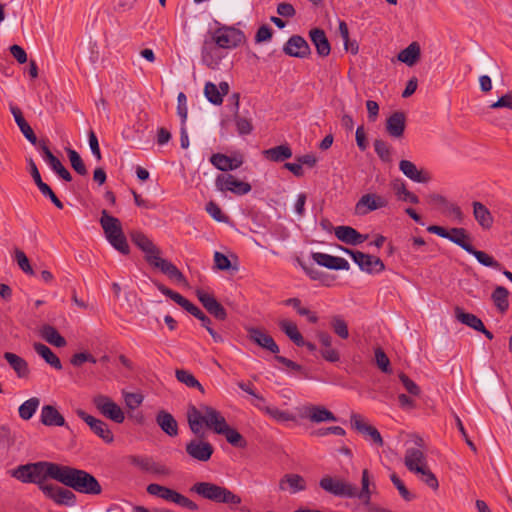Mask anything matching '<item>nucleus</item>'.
Returning <instances> with one entry per match:
<instances>
[{"mask_svg":"<svg viewBox=\"0 0 512 512\" xmlns=\"http://www.w3.org/2000/svg\"><path fill=\"white\" fill-rule=\"evenodd\" d=\"M49 461H38L22 464L10 471L11 477L24 484H35L43 495L57 505L74 506L76 495L69 489L63 488L51 482V476H47L46 469Z\"/></svg>","mask_w":512,"mask_h":512,"instance_id":"obj_1","label":"nucleus"},{"mask_svg":"<svg viewBox=\"0 0 512 512\" xmlns=\"http://www.w3.org/2000/svg\"><path fill=\"white\" fill-rule=\"evenodd\" d=\"M187 421L193 434L199 435L203 424L216 434L224 435L227 442L237 448H245L247 441L234 428L227 424L220 411L208 405H200L197 408L190 405L187 410Z\"/></svg>","mask_w":512,"mask_h":512,"instance_id":"obj_2","label":"nucleus"},{"mask_svg":"<svg viewBox=\"0 0 512 512\" xmlns=\"http://www.w3.org/2000/svg\"><path fill=\"white\" fill-rule=\"evenodd\" d=\"M45 472L51 479L78 493L99 495L102 492L98 480L85 470L49 461Z\"/></svg>","mask_w":512,"mask_h":512,"instance_id":"obj_3","label":"nucleus"},{"mask_svg":"<svg viewBox=\"0 0 512 512\" xmlns=\"http://www.w3.org/2000/svg\"><path fill=\"white\" fill-rule=\"evenodd\" d=\"M131 240L145 253V260L150 265L159 269L170 279H174L177 282L186 281L183 273L173 263L160 257V250L144 233L139 231L132 232Z\"/></svg>","mask_w":512,"mask_h":512,"instance_id":"obj_4","label":"nucleus"},{"mask_svg":"<svg viewBox=\"0 0 512 512\" xmlns=\"http://www.w3.org/2000/svg\"><path fill=\"white\" fill-rule=\"evenodd\" d=\"M100 225L111 246L122 254H128L129 245L123 233L120 220L109 215L107 210H102Z\"/></svg>","mask_w":512,"mask_h":512,"instance_id":"obj_5","label":"nucleus"},{"mask_svg":"<svg viewBox=\"0 0 512 512\" xmlns=\"http://www.w3.org/2000/svg\"><path fill=\"white\" fill-rule=\"evenodd\" d=\"M199 496L216 503L239 505L241 497L224 486L211 482L195 483L191 489Z\"/></svg>","mask_w":512,"mask_h":512,"instance_id":"obj_6","label":"nucleus"},{"mask_svg":"<svg viewBox=\"0 0 512 512\" xmlns=\"http://www.w3.org/2000/svg\"><path fill=\"white\" fill-rule=\"evenodd\" d=\"M146 490L147 493L152 496H156L165 501L175 503L191 511H196L198 509V505L194 501L190 500L188 497L166 486L151 483L147 486Z\"/></svg>","mask_w":512,"mask_h":512,"instance_id":"obj_7","label":"nucleus"},{"mask_svg":"<svg viewBox=\"0 0 512 512\" xmlns=\"http://www.w3.org/2000/svg\"><path fill=\"white\" fill-rule=\"evenodd\" d=\"M212 40L219 48L233 49L245 41V35L235 27L222 26L213 32Z\"/></svg>","mask_w":512,"mask_h":512,"instance_id":"obj_8","label":"nucleus"},{"mask_svg":"<svg viewBox=\"0 0 512 512\" xmlns=\"http://www.w3.org/2000/svg\"><path fill=\"white\" fill-rule=\"evenodd\" d=\"M319 486L326 492L344 498L356 497V486L342 479L324 476L319 481Z\"/></svg>","mask_w":512,"mask_h":512,"instance_id":"obj_9","label":"nucleus"},{"mask_svg":"<svg viewBox=\"0 0 512 512\" xmlns=\"http://www.w3.org/2000/svg\"><path fill=\"white\" fill-rule=\"evenodd\" d=\"M343 251L353 259L363 272L378 274L385 270V265L379 257L348 248H343Z\"/></svg>","mask_w":512,"mask_h":512,"instance_id":"obj_10","label":"nucleus"},{"mask_svg":"<svg viewBox=\"0 0 512 512\" xmlns=\"http://www.w3.org/2000/svg\"><path fill=\"white\" fill-rule=\"evenodd\" d=\"M92 403L104 417L115 423L120 424L125 420L124 412L110 397L98 394L93 397Z\"/></svg>","mask_w":512,"mask_h":512,"instance_id":"obj_11","label":"nucleus"},{"mask_svg":"<svg viewBox=\"0 0 512 512\" xmlns=\"http://www.w3.org/2000/svg\"><path fill=\"white\" fill-rule=\"evenodd\" d=\"M215 186L223 193L231 192L239 196L248 194L252 189L248 182L241 181L229 173L219 174L215 179Z\"/></svg>","mask_w":512,"mask_h":512,"instance_id":"obj_12","label":"nucleus"},{"mask_svg":"<svg viewBox=\"0 0 512 512\" xmlns=\"http://www.w3.org/2000/svg\"><path fill=\"white\" fill-rule=\"evenodd\" d=\"M76 413L90 427L91 431L105 443L110 444L114 441V435L106 422L87 414L81 409L77 410Z\"/></svg>","mask_w":512,"mask_h":512,"instance_id":"obj_13","label":"nucleus"},{"mask_svg":"<svg viewBox=\"0 0 512 512\" xmlns=\"http://www.w3.org/2000/svg\"><path fill=\"white\" fill-rule=\"evenodd\" d=\"M416 444L419 447L408 448L405 452L404 464L406 468L413 473L422 471V468L427 465L426 456L423 450V440L418 438Z\"/></svg>","mask_w":512,"mask_h":512,"instance_id":"obj_14","label":"nucleus"},{"mask_svg":"<svg viewBox=\"0 0 512 512\" xmlns=\"http://www.w3.org/2000/svg\"><path fill=\"white\" fill-rule=\"evenodd\" d=\"M388 205L385 197L374 193H367L361 196L355 205V213L357 215H366L372 211L384 208Z\"/></svg>","mask_w":512,"mask_h":512,"instance_id":"obj_15","label":"nucleus"},{"mask_svg":"<svg viewBox=\"0 0 512 512\" xmlns=\"http://www.w3.org/2000/svg\"><path fill=\"white\" fill-rule=\"evenodd\" d=\"M351 427L365 437H369L378 446L383 445V439L379 431L370 425L366 419L357 413H352L350 416Z\"/></svg>","mask_w":512,"mask_h":512,"instance_id":"obj_16","label":"nucleus"},{"mask_svg":"<svg viewBox=\"0 0 512 512\" xmlns=\"http://www.w3.org/2000/svg\"><path fill=\"white\" fill-rule=\"evenodd\" d=\"M185 450L192 459L207 462L211 459L214 447L208 441L193 439L186 444Z\"/></svg>","mask_w":512,"mask_h":512,"instance_id":"obj_17","label":"nucleus"},{"mask_svg":"<svg viewBox=\"0 0 512 512\" xmlns=\"http://www.w3.org/2000/svg\"><path fill=\"white\" fill-rule=\"evenodd\" d=\"M246 331L251 342L275 355L279 353V346L268 333L256 327H247Z\"/></svg>","mask_w":512,"mask_h":512,"instance_id":"obj_18","label":"nucleus"},{"mask_svg":"<svg viewBox=\"0 0 512 512\" xmlns=\"http://www.w3.org/2000/svg\"><path fill=\"white\" fill-rule=\"evenodd\" d=\"M196 296L201 302L203 307L209 314L218 320H225L227 318V312L225 308L216 300V298L202 289L196 290Z\"/></svg>","mask_w":512,"mask_h":512,"instance_id":"obj_19","label":"nucleus"},{"mask_svg":"<svg viewBox=\"0 0 512 512\" xmlns=\"http://www.w3.org/2000/svg\"><path fill=\"white\" fill-rule=\"evenodd\" d=\"M429 204L438 207L442 213L453 216L459 223L463 221V213L459 206L449 202L446 197L432 193L427 196Z\"/></svg>","mask_w":512,"mask_h":512,"instance_id":"obj_20","label":"nucleus"},{"mask_svg":"<svg viewBox=\"0 0 512 512\" xmlns=\"http://www.w3.org/2000/svg\"><path fill=\"white\" fill-rule=\"evenodd\" d=\"M286 55L296 58H306L311 54L307 41L299 35L291 36L283 47Z\"/></svg>","mask_w":512,"mask_h":512,"instance_id":"obj_21","label":"nucleus"},{"mask_svg":"<svg viewBox=\"0 0 512 512\" xmlns=\"http://www.w3.org/2000/svg\"><path fill=\"white\" fill-rule=\"evenodd\" d=\"M234 100V122L236 130L239 135H249L253 131L252 118L249 116V112L243 114L239 113V94L235 93L231 96Z\"/></svg>","mask_w":512,"mask_h":512,"instance_id":"obj_22","label":"nucleus"},{"mask_svg":"<svg viewBox=\"0 0 512 512\" xmlns=\"http://www.w3.org/2000/svg\"><path fill=\"white\" fill-rule=\"evenodd\" d=\"M399 170L411 181L425 184L431 180V174L424 169H418L417 166L409 160L399 162Z\"/></svg>","mask_w":512,"mask_h":512,"instance_id":"obj_23","label":"nucleus"},{"mask_svg":"<svg viewBox=\"0 0 512 512\" xmlns=\"http://www.w3.org/2000/svg\"><path fill=\"white\" fill-rule=\"evenodd\" d=\"M39 147L43 154L44 160L49 164L51 169L59 175L64 181L70 182L72 176L70 172L63 166L61 161L50 151L49 147L44 141L39 143Z\"/></svg>","mask_w":512,"mask_h":512,"instance_id":"obj_24","label":"nucleus"},{"mask_svg":"<svg viewBox=\"0 0 512 512\" xmlns=\"http://www.w3.org/2000/svg\"><path fill=\"white\" fill-rule=\"evenodd\" d=\"M386 132L395 139L403 137L406 128V116L402 111L393 112L386 120Z\"/></svg>","mask_w":512,"mask_h":512,"instance_id":"obj_25","label":"nucleus"},{"mask_svg":"<svg viewBox=\"0 0 512 512\" xmlns=\"http://www.w3.org/2000/svg\"><path fill=\"white\" fill-rule=\"evenodd\" d=\"M312 259L318 265L326 267L331 270H348L350 267L346 259L322 252L312 253Z\"/></svg>","mask_w":512,"mask_h":512,"instance_id":"obj_26","label":"nucleus"},{"mask_svg":"<svg viewBox=\"0 0 512 512\" xmlns=\"http://www.w3.org/2000/svg\"><path fill=\"white\" fill-rule=\"evenodd\" d=\"M211 164L223 172L238 169L243 164L242 156L229 157L222 153H215L210 157Z\"/></svg>","mask_w":512,"mask_h":512,"instance_id":"obj_27","label":"nucleus"},{"mask_svg":"<svg viewBox=\"0 0 512 512\" xmlns=\"http://www.w3.org/2000/svg\"><path fill=\"white\" fill-rule=\"evenodd\" d=\"M306 480L299 474H285L279 481V489L281 491H289L291 494H295L306 490Z\"/></svg>","mask_w":512,"mask_h":512,"instance_id":"obj_28","label":"nucleus"},{"mask_svg":"<svg viewBox=\"0 0 512 512\" xmlns=\"http://www.w3.org/2000/svg\"><path fill=\"white\" fill-rule=\"evenodd\" d=\"M335 236L337 237L338 240L349 245L361 244L368 238V235H363L350 226L336 227Z\"/></svg>","mask_w":512,"mask_h":512,"instance_id":"obj_29","label":"nucleus"},{"mask_svg":"<svg viewBox=\"0 0 512 512\" xmlns=\"http://www.w3.org/2000/svg\"><path fill=\"white\" fill-rule=\"evenodd\" d=\"M311 42L316 48L317 54L320 57H327L331 52L329 40L323 29L313 28L309 31Z\"/></svg>","mask_w":512,"mask_h":512,"instance_id":"obj_30","label":"nucleus"},{"mask_svg":"<svg viewBox=\"0 0 512 512\" xmlns=\"http://www.w3.org/2000/svg\"><path fill=\"white\" fill-rule=\"evenodd\" d=\"M40 421L45 426H65V418L60 414L56 407L44 405L41 409Z\"/></svg>","mask_w":512,"mask_h":512,"instance_id":"obj_31","label":"nucleus"},{"mask_svg":"<svg viewBox=\"0 0 512 512\" xmlns=\"http://www.w3.org/2000/svg\"><path fill=\"white\" fill-rule=\"evenodd\" d=\"M313 423H321L326 421H336L335 415L324 406L311 405L306 407L303 415Z\"/></svg>","mask_w":512,"mask_h":512,"instance_id":"obj_32","label":"nucleus"},{"mask_svg":"<svg viewBox=\"0 0 512 512\" xmlns=\"http://www.w3.org/2000/svg\"><path fill=\"white\" fill-rule=\"evenodd\" d=\"M10 111L14 117V120L19 127L20 131L23 133L25 138L33 145L37 144V137L31 128V126L28 124V122L25 120L23 113L21 109L17 106H10Z\"/></svg>","mask_w":512,"mask_h":512,"instance_id":"obj_33","label":"nucleus"},{"mask_svg":"<svg viewBox=\"0 0 512 512\" xmlns=\"http://www.w3.org/2000/svg\"><path fill=\"white\" fill-rule=\"evenodd\" d=\"M156 423L168 436L175 437L178 435V423L171 413L160 410L156 415Z\"/></svg>","mask_w":512,"mask_h":512,"instance_id":"obj_34","label":"nucleus"},{"mask_svg":"<svg viewBox=\"0 0 512 512\" xmlns=\"http://www.w3.org/2000/svg\"><path fill=\"white\" fill-rule=\"evenodd\" d=\"M375 489V483L373 481V477L370 475L369 471L367 469H364L362 471L361 475V490L358 491L356 488V497L365 505H369L371 501V495L373 493V490Z\"/></svg>","mask_w":512,"mask_h":512,"instance_id":"obj_35","label":"nucleus"},{"mask_svg":"<svg viewBox=\"0 0 512 512\" xmlns=\"http://www.w3.org/2000/svg\"><path fill=\"white\" fill-rule=\"evenodd\" d=\"M3 358L16 373L18 378H26L29 375L28 362L19 355L12 352H5Z\"/></svg>","mask_w":512,"mask_h":512,"instance_id":"obj_36","label":"nucleus"},{"mask_svg":"<svg viewBox=\"0 0 512 512\" xmlns=\"http://www.w3.org/2000/svg\"><path fill=\"white\" fill-rule=\"evenodd\" d=\"M421 57V48L418 42H412L405 49L401 50L398 55V61L409 67L414 66Z\"/></svg>","mask_w":512,"mask_h":512,"instance_id":"obj_37","label":"nucleus"},{"mask_svg":"<svg viewBox=\"0 0 512 512\" xmlns=\"http://www.w3.org/2000/svg\"><path fill=\"white\" fill-rule=\"evenodd\" d=\"M33 349L51 367L56 370L62 369V363L59 357L48 346L43 343L36 342L33 344Z\"/></svg>","mask_w":512,"mask_h":512,"instance_id":"obj_38","label":"nucleus"},{"mask_svg":"<svg viewBox=\"0 0 512 512\" xmlns=\"http://www.w3.org/2000/svg\"><path fill=\"white\" fill-rule=\"evenodd\" d=\"M263 156L272 162H283L292 157V149L287 145H279L262 152Z\"/></svg>","mask_w":512,"mask_h":512,"instance_id":"obj_39","label":"nucleus"},{"mask_svg":"<svg viewBox=\"0 0 512 512\" xmlns=\"http://www.w3.org/2000/svg\"><path fill=\"white\" fill-rule=\"evenodd\" d=\"M455 318L462 324L477 331L483 328L482 320L472 313L465 312L463 308L456 306L454 309Z\"/></svg>","mask_w":512,"mask_h":512,"instance_id":"obj_40","label":"nucleus"},{"mask_svg":"<svg viewBox=\"0 0 512 512\" xmlns=\"http://www.w3.org/2000/svg\"><path fill=\"white\" fill-rule=\"evenodd\" d=\"M473 215L483 229H490L492 227L493 217L488 208L481 202H473Z\"/></svg>","mask_w":512,"mask_h":512,"instance_id":"obj_41","label":"nucleus"},{"mask_svg":"<svg viewBox=\"0 0 512 512\" xmlns=\"http://www.w3.org/2000/svg\"><path fill=\"white\" fill-rule=\"evenodd\" d=\"M40 335L46 342L58 348L65 347L67 344L65 338L51 325L42 326Z\"/></svg>","mask_w":512,"mask_h":512,"instance_id":"obj_42","label":"nucleus"},{"mask_svg":"<svg viewBox=\"0 0 512 512\" xmlns=\"http://www.w3.org/2000/svg\"><path fill=\"white\" fill-rule=\"evenodd\" d=\"M509 291L504 286H496L491 299L499 313L504 314L509 308Z\"/></svg>","mask_w":512,"mask_h":512,"instance_id":"obj_43","label":"nucleus"},{"mask_svg":"<svg viewBox=\"0 0 512 512\" xmlns=\"http://www.w3.org/2000/svg\"><path fill=\"white\" fill-rule=\"evenodd\" d=\"M280 329L285 333V335L297 346H301L304 344V338L302 334L299 332L297 325L287 319H283L279 321Z\"/></svg>","mask_w":512,"mask_h":512,"instance_id":"obj_44","label":"nucleus"},{"mask_svg":"<svg viewBox=\"0 0 512 512\" xmlns=\"http://www.w3.org/2000/svg\"><path fill=\"white\" fill-rule=\"evenodd\" d=\"M447 239L461 247L466 252L470 251V248L472 247L470 237L464 228L450 229Z\"/></svg>","mask_w":512,"mask_h":512,"instance_id":"obj_45","label":"nucleus"},{"mask_svg":"<svg viewBox=\"0 0 512 512\" xmlns=\"http://www.w3.org/2000/svg\"><path fill=\"white\" fill-rule=\"evenodd\" d=\"M392 188L397 200L402 202H409L412 204L419 203V197L413 192L409 191L406 187V184L403 181H395L392 184Z\"/></svg>","mask_w":512,"mask_h":512,"instance_id":"obj_46","label":"nucleus"},{"mask_svg":"<svg viewBox=\"0 0 512 512\" xmlns=\"http://www.w3.org/2000/svg\"><path fill=\"white\" fill-rule=\"evenodd\" d=\"M158 290L164 294L165 296L172 299L174 302H176L179 306H181L183 309H185L187 312L192 308L194 305L192 302H190L188 299L183 297L180 293L175 292L171 290L170 288L166 287L165 285L161 283H155Z\"/></svg>","mask_w":512,"mask_h":512,"instance_id":"obj_47","label":"nucleus"},{"mask_svg":"<svg viewBox=\"0 0 512 512\" xmlns=\"http://www.w3.org/2000/svg\"><path fill=\"white\" fill-rule=\"evenodd\" d=\"M176 379L185 384L189 388H196L198 389L202 394L205 393V390L203 386L200 384V382L195 378V376L189 372L188 370L184 369H177L175 371Z\"/></svg>","mask_w":512,"mask_h":512,"instance_id":"obj_48","label":"nucleus"},{"mask_svg":"<svg viewBox=\"0 0 512 512\" xmlns=\"http://www.w3.org/2000/svg\"><path fill=\"white\" fill-rule=\"evenodd\" d=\"M330 327L333 332L341 339L349 337L348 323L341 315H333L329 321Z\"/></svg>","mask_w":512,"mask_h":512,"instance_id":"obj_49","label":"nucleus"},{"mask_svg":"<svg viewBox=\"0 0 512 512\" xmlns=\"http://www.w3.org/2000/svg\"><path fill=\"white\" fill-rule=\"evenodd\" d=\"M256 407H258L260 410L264 411L266 414H268L271 418L278 422H287L294 420V416L290 414L289 412L283 411L278 409L277 407H270L266 406L264 404H255Z\"/></svg>","mask_w":512,"mask_h":512,"instance_id":"obj_50","label":"nucleus"},{"mask_svg":"<svg viewBox=\"0 0 512 512\" xmlns=\"http://www.w3.org/2000/svg\"><path fill=\"white\" fill-rule=\"evenodd\" d=\"M39 405L40 399L37 397H32L23 402L18 409L20 418L23 420L31 419L35 412L37 411Z\"/></svg>","mask_w":512,"mask_h":512,"instance_id":"obj_51","label":"nucleus"},{"mask_svg":"<svg viewBox=\"0 0 512 512\" xmlns=\"http://www.w3.org/2000/svg\"><path fill=\"white\" fill-rule=\"evenodd\" d=\"M467 253L473 255L477 259V261L483 266L500 269L501 265L498 261H496L492 256L488 255L487 253L480 250H476L473 246Z\"/></svg>","mask_w":512,"mask_h":512,"instance_id":"obj_52","label":"nucleus"},{"mask_svg":"<svg viewBox=\"0 0 512 512\" xmlns=\"http://www.w3.org/2000/svg\"><path fill=\"white\" fill-rule=\"evenodd\" d=\"M67 154L72 168L81 176L87 175V168L79 153L69 148L67 149Z\"/></svg>","mask_w":512,"mask_h":512,"instance_id":"obj_53","label":"nucleus"},{"mask_svg":"<svg viewBox=\"0 0 512 512\" xmlns=\"http://www.w3.org/2000/svg\"><path fill=\"white\" fill-rule=\"evenodd\" d=\"M204 94L208 101L214 105H220L223 102V97L220 94L218 87L212 82H206L204 86Z\"/></svg>","mask_w":512,"mask_h":512,"instance_id":"obj_54","label":"nucleus"},{"mask_svg":"<svg viewBox=\"0 0 512 512\" xmlns=\"http://www.w3.org/2000/svg\"><path fill=\"white\" fill-rule=\"evenodd\" d=\"M374 150L383 162L391 161V146L382 139H376L373 143Z\"/></svg>","mask_w":512,"mask_h":512,"instance_id":"obj_55","label":"nucleus"},{"mask_svg":"<svg viewBox=\"0 0 512 512\" xmlns=\"http://www.w3.org/2000/svg\"><path fill=\"white\" fill-rule=\"evenodd\" d=\"M415 474L421 475V480L433 490H437L439 487L438 480L435 474L429 469L428 465L422 468V471H417Z\"/></svg>","mask_w":512,"mask_h":512,"instance_id":"obj_56","label":"nucleus"},{"mask_svg":"<svg viewBox=\"0 0 512 512\" xmlns=\"http://www.w3.org/2000/svg\"><path fill=\"white\" fill-rule=\"evenodd\" d=\"M15 259L17 261L18 266L24 273L28 275H34V270L30 265L29 259L22 250H15Z\"/></svg>","mask_w":512,"mask_h":512,"instance_id":"obj_57","label":"nucleus"},{"mask_svg":"<svg viewBox=\"0 0 512 512\" xmlns=\"http://www.w3.org/2000/svg\"><path fill=\"white\" fill-rule=\"evenodd\" d=\"M37 187L40 190V192L42 193V195L45 197H48L58 209L63 208V203L59 200V198L56 196V194L53 192V190L51 189V187L48 184L43 182L40 185H38Z\"/></svg>","mask_w":512,"mask_h":512,"instance_id":"obj_58","label":"nucleus"},{"mask_svg":"<svg viewBox=\"0 0 512 512\" xmlns=\"http://www.w3.org/2000/svg\"><path fill=\"white\" fill-rule=\"evenodd\" d=\"M390 479L404 500L411 501L413 499L412 494L408 491L403 481L395 473L391 474Z\"/></svg>","mask_w":512,"mask_h":512,"instance_id":"obj_59","label":"nucleus"},{"mask_svg":"<svg viewBox=\"0 0 512 512\" xmlns=\"http://www.w3.org/2000/svg\"><path fill=\"white\" fill-rule=\"evenodd\" d=\"M214 268L220 271H227L231 268L229 258L221 252L214 253Z\"/></svg>","mask_w":512,"mask_h":512,"instance_id":"obj_60","label":"nucleus"},{"mask_svg":"<svg viewBox=\"0 0 512 512\" xmlns=\"http://www.w3.org/2000/svg\"><path fill=\"white\" fill-rule=\"evenodd\" d=\"M377 366L385 373L390 372V360L381 348L375 350Z\"/></svg>","mask_w":512,"mask_h":512,"instance_id":"obj_61","label":"nucleus"},{"mask_svg":"<svg viewBox=\"0 0 512 512\" xmlns=\"http://www.w3.org/2000/svg\"><path fill=\"white\" fill-rule=\"evenodd\" d=\"M399 379L408 393L414 396H418L420 394L419 386L413 380H411L406 374L400 373Z\"/></svg>","mask_w":512,"mask_h":512,"instance_id":"obj_62","label":"nucleus"},{"mask_svg":"<svg viewBox=\"0 0 512 512\" xmlns=\"http://www.w3.org/2000/svg\"><path fill=\"white\" fill-rule=\"evenodd\" d=\"M206 211L214 220H216L218 222H223L226 219L220 206L213 201H210L206 205Z\"/></svg>","mask_w":512,"mask_h":512,"instance_id":"obj_63","label":"nucleus"},{"mask_svg":"<svg viewBox=\"0 0 512 512\" xmlns=\"http://www.w3.org/2000/svg\"><path fill=\"white\" fill-rule=\"evenodd\" d=\"M491 109L507 108L512 110V91L502 95L496 102H493L490 106Z\"/></svg>","mask_w":512,"mask_h":512,"instance_id":"obj_64","label":"nucleus"}]
</instances>
